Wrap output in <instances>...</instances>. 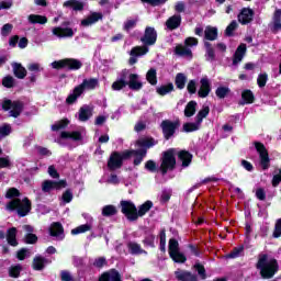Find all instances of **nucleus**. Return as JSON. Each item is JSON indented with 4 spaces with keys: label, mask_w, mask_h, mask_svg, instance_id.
<instances>
[{
    "label": "nucleus",
    "mask_w": 281,
    "mask_h": 281,
    "mask_svg": "<svg viewBox=\"0 0 281 281\" xmlns=\"http://www.w3.org/2000/svg\"><path fill=\"white\" fill-rule=\"evenodd\" d=\"M151 209H153V202L151 201H146L144 204H142L138 207L137 218H139V216H145L146 213L150 212Z\"/></svg>",
    "instance_id": "nucleus-40"
},
{
    "label": "nucleus",
    "mask_w": 281,
    "mask_h": 281,
    "mask_svg": "<svg viewBox=\"0 0 281 281\" xmlns=\"http://www.w3.org/2000/svg\"><path fill=\"white\" fill-rule=\"evenodd\" d=\"M46 262H47V259L43 257H35L33 260V269H35V271H42V269H45Z\"/></svg>",
    "instance_id": "nucleus-41"
},
{
    "label": "nucleus",
    "mask_w": 281,
    "mask_h": 281,
    "mask_svg": "<svg viewBox=\"0 0 281 281\" xmlns=\"http://www.w3.org/2000/svg\"><path fill=\"white\" fill-rule=\"evenodd\" d=\"M245 54H247V45L240 44L235 52L233 65H238L245 58Z\"/></svg>",
    "instance_id": "nucleus-27"
},
{
    "label": "nucleus",
    "mask_w": 281,
    "mask_h": 281,
    "mask_svg": "<svg viewBox=\"0 0 281 281\" xmlns=\"http://www.w3.org/2000/svg\"><path fill=\"white\" fill-rule=\"evenodd\" d=\"M165 25L167 30H170V32H172L173 30H178V27H181V15L180 14L171 15L165 22Z\"/></svg>",
    "instance_id": "nucleus-23"
},
{
    "label": "nucleus",
    "mask_w": 281,
    "mask_h": 281,
    "mask_svg": "<svg viewBox=\"0 0 281 281\" xmlns=\"http://www.w3.org/2000/svg\"><path fill=\"white\" fill-rule=\"evenodd\" d=\"M2 109L4 111H10L11 117H19L21 111H23V103L20 101L5 100L2 102Z\"/></svg>",
    "instance_id": "nucleus-10"
},
{
    "label": "nucleus",
    "mask_w": 281,
    "mask_h": 281,
    "mask_svg": "<svg viewBox=\"0 0 281 281\" xmlns=\"http://www.w3.org/2000/svg\"><path fill=\"white\" fill-rule=\"evenodd\" d=\"M201 128V123L196 121V123H186L183 125L184 133H193V131H199Z\"/></svg>",
    "instance_id": "nucleus-48"
},
{
    "label": "nucleus",
    "mask_w": 281,
    "mask_h": 281,
    "mask_svg": "<svg viewBox=\"0 0 281 281\" xmlns=\"http://www.w3.org/2000/svg\"><path fill=\"white\" fill-rule=\"evenodd\" d=\"M52 32L54 36H57V38H71V36H74V30L69 27L63 29L60 26H57L54 27Z\"/></svg>",
    "instance_id": "nucleus-24"
},
{
    "label": "nucleus",
    "mask_w": 281,
    "mask_h": 281,
    "mask_svg": "<svg viewBox=\"0 0 281 281\" xmlns=\"http://www.w3.org/2000/svg\"><path fill=\"white\" fill-rule=\"evenodd\" d=\"M90 117H93V106L82 105L78 112L79 122H87Z\"/></svg>",
    "instance_id": "nucleus-19"
},
{
    "label": "nucleus",
    "mask_w": 281,
    "mask_h": 281,
    "mask_svg": "<svg viewBox=\"0 0 281 281\" xmlns=\"http://www.w3.org/2000/svg\"><path fill=\"white\" fill-rule=\"evenodd\" d=\"M10 133H12V127L8 124H4L0 127V139L2 137H8V135H10Z\"/></svg>",
    "instance_id": "nucleus-57"
},
{
    "label": "nucleus",
    "mask_w": 281,
    "mask_h": 281,
    "mask_svg": "<svg viewBox=\"0 0 281 281\" xmlns=\"http://www.w3.org/2000/svg\"><path fill=\"white\" fill-rule=\"evenodd\" d=\"M169 256L173 260V262H186L187 258L183 252L179 251V241L177 239L171 238L169 240Z\"/></svg>",
    "instance_id": "nucleus-8"
},
{
    "label": "nucleus",
    "mask_w": 281,
    "mask_h": 281,
    "mask_svg": "<svg viewBox=\"0 0 281 281\" xmlns=\"http://www.w3.org/2000/svg\"><path fill=\"white\" fill-rule=\"evenodd\" d=\"M140 41H142L146 46L155 45V43H157V31L155 30V27L147 26V27L145 29V34H144V36L140 37Z\"/></svg>",
    "instance_id": "nucleus-14"
},
{
    "label": "nucleus",
    "mask_w": 281,
    "mask_h": 281,
    "mask_svg": "<svg viewBox=\"0 0 281 281\" xmlns=\"http://www.w3.org/2000/svg\"><path fill=\"white\" fill-rule=\"evenodd\" d=\"M271 32H273V34L281 32V9H277L273 13Z\"/></svg>",
    "instance_id": "nucleus-25"
},
{
    "label": "nucleus",
    "mask_w": 281,
    "mask_h": 281,
    "mask_svg": "<svg viewBox=\"0 0 281 281\" xmlns=\"http://www.w3.org/2000/svg\"><path fill=\"white\" fill-rule=\"evenodd\" d=\"M179 126H181V123L179 121H170V120L162 121L160 124V128L162 131V135L165 139H170V137H173Z\"/></svg>",
    "instance_id": "nucleus-6"
},
{
    "label": "nucleus",
    "mask_w": 281,
    "mask_h": 281,
    "mask_svg": "<svg viewBox=\"0 0 281 281\" xmlns=\"http://www.w3.org/2000/svg\"><path fill=\"white\" fill-rule=\"evenodd\" d=\"M178 157H179L180 161H182L183 168H188V166H190V164H192V154H190L189 151L181 150L178 154Z\"/></svg>",
    "instance_id": "nucleus-30"
},
{
    "label": "nucleus",
    "mask_w": 281,
    "mask_h": 281,
    "mask_svg": "<svg viewBox=\"0 0 281 281\" xmlns=\"http://www.w3.org/2000/svg\"><path fill=\"white\" fill-rule=\"evenodd\" d=\"M117 214V207L115 205H105L102 209V216H115Z\"/></svg>",
    "instance_id": "nucleus-47"
},
{
    "label": "nucleus",
    "mask_w": 281,
    "mask_h": 281,
    "mask_svg": "<svg viewBox=\"0 0 281 281\" xmlns=\"http://www.w3.org/2000/svg\"><path fill=\"white\" fill-rule=\"evenodd\" d=\"M238 27V22L236 20L232 21L229 25L226 27V35L232 36L234 34L235 30Z\"/></svg>",
    "instance_id": "nucleus-60"
},
{
    "label": "nucleus",
    "mask_w": 281,
    "mask_h": 281,
    "mask_svg": "<svg viewBox=\"0 0 281 281\" xmlns=\"http://www.w3.org/2000/svg\"><path fill=\"white\" fill-rule=\"evenodd\" d=\"M231 90L227 87H218L215 91V94L217 95V98H220L221 100H223V98H227V95H229Z\"/></svg>",
    "instance_id": "nucleus-52"
},
{
    "label": "nucleus",
    "mask_w": 281,
    "mask_h": 281,
    "mask_svg": "<svg viewBox=\"0 0 281 281\" xmlns=\"http://www.w3.org/2000/svg\"><path fill=\"white\" fill-rule=\"evenodd\" d=\"M269 82V75L267 72H261L257 77V85L259 89H265Z\"/></svg>",
    "instance_id": "nucleus-43"
},
{
    "label": "nucleus",
    "mask_w": 281,
    "mask_h": 281,
    "mask_svg": "<svg viewBox=\"0 0 281 281\" xmlns=\"http://www.w3.org/2000/svg\"><path fill=\"white\" fill-rule=\"evenodd\" d=\"M204 36L206 41H216L218 36V30H216V27L206 26L204 31Z\"/></svg>",
    "instance_id": "nucleus-36"
},
{
    "label": "nucleus",
    "mask_w": 281,
    "mask_h": 281,
    "mask_svg": "<svg viewBox=\"0 0 281 281\" xmlns=\"http://www.w3.org/2000/svg\"><path fill=\"white\" fill-rule=\"evenodd\" d=\"M61 139H72L74 142H80L82 139V134L80 132H61Z\"/></svg>",
    "instance_id": "nucleus-33"
},
{
    "label": "nucleus",
    "mask_w": 281,
    "mask_h": 281,
    "mask_svg": "<svg viewBox=\"0 0 281 281\" xmlns=\"http://www.w3.org/2000/svg\"><path fill=\"white\" fill-rule=\"evenodd\" d=\"M157 140L150 136H143L136 140V146L139 148H153V146H156Z\"/></svg>",
    "instance_id": "nucleus-26"
},
{
    "label": "nucleus",
    "mask_w": 281,
    "mask_h": 281,
    "mask_svg": "<svg viewBox=\"0 0 281 281\" xmlns=\"http://www.w3.org/2000/svg\"><path fill=\"white\" fill-rule=\"evenodd\" d=\"M50 236H54L57 240H63L65 238V229L63 228V224L55 222L49 227Z\"/></svg>",
    "instance_id": "nucleus-17"
},
{
    "label": "nucleus",
    "mask_w": 281,
    "mask_h": 281,
    "mask_svg": "<svg viewBox=\"0 0 281 281\" xmlns=\"http://www.w3.org/2000/svg\"><path fill=\"white\" fill-rule=\"evenodd\" d=\"M67 126H69V120L64 119V120L56 122L52 126V131H61V128H67Z\"/></svg>",
    "instance_id": "nucleus-50"
},
{
    "label": "nucleus",
    "mask_w": 281,
    "mask_h": 281,
    "mask_svg": "<svg viewBox=\"0 0 281 281\" xmlns=\"http://www.w3.org/2000/svg\"><path fill=\"white\" fill-rule=\"evenodd\" d=\"M137 21H138L137 18L127 19L124 22L123 30H125V32H131V30H133V27H135L137 25Z\"/></svg>",
    "instance_id": "nucleus-53"
},
{
    "label": "nucleus",
    "mask_w": 281,
    "mask_h": 281,
    "mask_svg": "<svg viewBox=\"0 0 281 281\" xmlns=\"http://www.w3.org/2000/svg\"><path fill=\"white\" fill-rule=\"evenodd\" d=\"M132 153V157H135L134 159V166H139L142 161H144V158L146 157V150L139 149V150H128Z\"/></svg>",
    "instance_id": "nucleus-32"
},
{
    "label": "nucleus",
    "mask_w": 281,
    "mask_h": 281,
    "mask_svg": "<svg viewBox=\"0 0 281 281\" xmlns=\"http://www.w3.org/2000/svg\"><path fill=\"white\" fill-rule=\"evenodd\" d=\"M130 252L133 255H139V254H144V250L142 249V246H139V244L137 243H130L127 245Z\"/></svg>",
    "instance_id": "nucleus-49"
},
{
    "label": "nucleus",
    "mask_w": 281,
    "mask_h": 281,
    "mask_svg": "<svg viewBox=\"0 0 281 281\" xmlns=\"http://www.w3.org/2000/svg\"><path fill=\"white\" fill-rule=\"evenodd\" d=\"M243 100H245L246 104H254V92L251 90H244L241 93Z\"/></svg>",
    "instance_id": "nucleus-51"
},
{
    "label": "nucleus",
    "mask_w": 281,
    "mask_h": 281,
    "mask_svg": "<svg viewBox=\"0 0 281 281\" xmlns=\"http://www.w3.org/2000/svg\"><path fill=\"white\" fill-rule=\"evenodd\" d=\"M121 212L127 221H137V206L131 201H121Z\"/></svg>",
    "instance_id": "nucleus-9"
},
{
    "label": "nucleus",
    "mask_w": 281,
    "mask_h": 281,
    "mask_svg": "<svg viewBox=\"0 0 281 281\" xmlns=\"http://www.w3.org/2000/svg\"><path fill=\"white\" fill-rule=\"evenodd\" d=\"M193 269H195V271L198 272V276H200V278L202 280H205V278H207V274L205 273V267H203V265L201 263H195L193 266Z\"/></svg>",
    "instance_id": "nucleus-55"
},
{
    "label": "nucleus",
    "mask_w": 281,
    "mask_h": 281,
    "mask_svg": "<svg viewBox=\"0 0 281 281\" xmlns=\"http://www.w3.org/2000/svg\"><path fill=\"white\" fill-rule=\"evenodd\" d=\"M8 210H16L19 216H27L32 210V202L25 198L24 200L14 199L8 205Z\"/></svg>",
    "instance_id": "nucleus-4"
},
{
    "label": "nucleus",
    "mask_w": 281,
    "mask_h": 281,
    "mask_svg": "<svg viewBox=\"0 0 281 281\" xmlns=\"http://www.w3.org/2000/svg\"><path fill=\"white\" fill-rule=\"evenodd\" d=\"M175 166H177V159L175 158V153L172 149L164 153L162 161L160 165V170L162 175H166L168 170H175Z\"/></svg>",
    "instance_id": "nucleus-7"
},
{
    "label": "nucleus",
    "mask_w": 281,
    "mask_h": 281,
    "mask_svg": "<svg viewBox=\"0 0 281 281\" xmlns=\"http://www.w3.org/2000/svg\"><path fill=\"white\" fill-rule=\"evenodd\" d=\"M91 223L89 224H82L80 226H77L76 228L71 229L72 236H77L78 234H86V232H91L92 229Z\"/></svg>",
    "instance_id": "nucleus-39"
},
{
    "label": "nucleus",
    "mask_w": 281,
    "mask_h": 281,
    "mask_svg": "<svg viewBox=\"0 0 281 281\" xmlns=\"http://www.w3.org/2000/svg\"><path fill=\"white\" fill-rule=\"evenodd\" d=\"M184 45L187 47H196V45H199V40L196 37H187L184 40Z\"/></svg>",
    "instance_id": "nucleus-61"
},
{
    "label": "nucleus",
    "mask_w": 281,
    "mask_h": 281,
    "mask_svg": "<svg viewBox=\"0 0 281 281\" xmlns=\"http://www.w3.org/2000/svg\"><path fill=\"white\" fill-rule=\"evenodd\" d=\"M186 82H188V77L183 72L176 75L175 83L177 89H184Z\"/></svg>",
    "instance_id": "nucleus-38"
},
{
    "label": "nucleus",
    "mask_w": 281,
    "mask_h": 281,
    "mask_svg": "<svg viewBox=\"0 0 281 281\" xmlns=\"http://www.w3.org/2000/svg\"><path fill=\"white\" fill-rule=\"evenodd\" d=\"M7 243L11 245V247H16L19 241L16 240V227H11L7 232Z\"/></svg>",
    "instance_id": "nucleus-29"
},
{
    "label": "nucleus",
    "mask_w": 281,
    "mask_h": 281,
    "mask_svg": "<svg viewBox=\"0 0 281 281\" xmlns=\"http://www.w3.org/2000/svg\"><path fill=\"white\" fill-rule=\"evenodd\" d=\"M254 14L255 12L251 8H243L237 15L238 23L241 25H249V23L254 21Z\"/></svg>",
    "instance_id": "nucleus-13"
},
{
    "label": "nucleus",
    "mask_w": 281,
    "mask_h": 281,
    "mask_svg": "<svg viewBox=\"0 0 281 281\" xmlns=\"http://www.w3.org/2000/svg\"><path fill=\"white\" fill-rule=\"evenodd\" d=\"M63 188H67V181L65 180H45L42 184L43 192H52V190H63Z\"/></svg>",
    "instance_id": "nucleus-12"
},
{
    "label": "nucleus",
    "mask_w": 281,
    "mask_h": 281,
    "mask_svg": "<svg viewBox=\"0 0 281 281\" xmlns=\"http://www.w3.org/2000/svg\"><path fill=\"white\" fill-rule=\"evenodd\" d=\"M64 8H72V10L81 12V10H85V3L78 0H68L64 2Z\"/></svg>",
    "instance_id": "nucleus-31"
},
{
    "label": "nucleus",
    "mask_w": 281,
    "mask_h": 281,
    "mask_svg": "<svg viewBox=\"0 0 281 281\" xmlns=\"http://www.w3.org/2000/svg\"><path fill=\"white\" fill-rule=\"evenodd\" d=\"M146 80L149 82V85H157V69L151 68L146 74Z\"/></svg>",
    "instance_id": "nucleus-45"
},
{
    "label": "nucleus",
    "mask_w": 281,
    "mask_h": 281,
    "mask_svg": "<svg viewBox=\"0 0 281 281\" xmlns=\"http://www.w3.org/2000/svg\"><path fill=\"white\" fill-rule=\"evenodd\" d=\"M104 15L100 12H92L86 19L81 21L83 27H89V25H95L98 21H102Z\"/></svg>",
    "instance_id": "nucleus-16"
},
{
    "label": "nucleus",
    "mask_w": 281,
    "mask_h": 281,
    "mask_svg": "<svg viewBox=\"0 0 281 281\" xmlns=\"http://www.w3.org/2000/svg\"><path fill=\"white\" fill-rule=\"evenodd\" d=\"M29 23H32L33 25L36 23H38L40 25H45V23H47V16L38 15V14H30Z\"/></svg>",
    "instance_id": "nucleus-35"
},
{
    "label": "nucleus",
    "mask_w": 281,
    "mask_h": 281,
    "mask_svg": "<svg viewBox=\"0 0 281 281\" xmlns=\"http://www.w3.org/2000/svg\"><path fill=\"white\" fill-rule=\"evenodd\" d=\"M98 281H123L122 274L117 270L112 269L110 271L103 272Z\"/></svg>",
    "instance_id": "nucleus-22"
},
{
    "label": "nucleus",
    "mask_w": 281,
    "mask_h": 281,
    "mask_svg": "<svg viewBox=\"0 0 281 281\" xmlns=\"http://www.w3.org/2000/svg\"><path fill=\"white\" fill-rule=\"evenodd\" d=\"M12 162L10 161V157H0V168H10Z\"/></svg>",
    "instance_id": "nucleus-62"
},
{
    "label": "nucleus",
    "mask_w": 281,
    "mask_h": 281,
    "mask_svg": "<svg viewBox=\"0 0 281 281\" xmlns=\"http://www.w3.org/2000/svg\"><path fill=\"white\" fill-rule=\"evenodd\" d=\"M128 87V81H126V71L121 72V77L117 78L111 86L112 91H122Z\"/></svg>",
    "instance_id": "nucleus-20"
},
{
    "label": "nucleus",
    "mask_w": 281,
    "mask_h": 281,
    "mask_svg": "<svg viewBox=\"0 0 281 281\" xmlns=\"http://www.w3.org/2000/svg\"><path fill=\"white\" fill-rule=\"evenodd\" d=\"M13 72L16 78H20V80H23V78L27 76V70H25V67H22L21 64L13 65Z\"/></svg>",
    "instance_id": "nucleus-37"
},
{
    "label": "nucleus",
    "mask_w": 281,
    "mask_h": 281,
    "mask_svg": "<svg viewBox=\"0 0 281 281\" xmlns=\"http://www.w3.org/2000/svg\"><path fill=\"white\" fill-rule=\"evenodd\" d=\"M53 69H69L71 71H77L82 67V61L75 58H65L52 63Z\"/></svg>",
    "instance_id": "nucleus-5"
},
{
    "label": "nucleus",
    "mask_w": 281,
    "mask_h": 281,
    "mask_svg": "<svg viewBox=\"0 0 281 281\" xmlns=\"http://www.w3.org/2000/svg\"><path fill=\"white\" fill-rule=\"evenodd\" d=\"M255 148L257 153H259L261 168H263V170L269 169V166H270L269 151H267V147H265V144L256 142Z\"/></svg>",
    "instance_id": "nucleus-11"
},
{
    "label": "nucleus",
    "mask_w": 281,
    "mask_h": 281,
    "mask_svg": "<svg viewBox=\"0 0 281 281\" xmlns=\"http://www.w3.org/2000/svg\"><path fill=\"white\" fill-rule=\"evenodd\" d=\"M206 47V60H215L216 54L214 53V48L212 47V44L205 43Z\"/></svg>",
    "instance_id": "nucleus-54"
},
{
    "label": "nucleus",
    "mask_w": 281,
    "mask_h": 281,
    "mask_svg": "<svg viewBox=\"0 0 281 281\" xmlns=\"http://www.w3.org/2000/svg\"><path fill=\"white\" fill-rule=\"evenodd\" d=\"M98 79H85L82 83L75 87L72 93L67 97V104H74L78 100V98H80L85 93L86 90L92 91L98 87Z\"/></svg>",
    "instance_id": "nucleus-2"
},
{
    "label": "nucleus",
    "mask_w": 281,
    "mask_h": 281,
    "mask_svg": "<svg viewBox=\"0 0 281 281\" xmlns=\"http://www.w3.org/2000/svg\"><path fill=\"white\" fill-rule=\"evenodd\" d=\"M21 269L22 267L20 265L18 266H12L9 270V276L11 278H19V276L21 274Z\"/></svg>",
    "instance_id": "nucleus-56"
},
{
    "label": "nucleus",
    "mask_w": 281,
    "mask_h": 281,
    "mask_svg": "<svg viewBox=\"0 0 281 281\" xmlns=\"http://www.w3.org/2000/svg\"><path fill=\"white\" fill-rule=\"evenodd\" d=\"M173 90L175 86L172 83H168L156 89L158 95H168V93H170Z\"/></svg>",
    "instance_id": "nucleus-46"
},
{
    "label": "nucleus",
    "mask_w": 281,
    "mask_h": 281,
    "mask_svg": "<svg viewBox=\"0 0 281 281\" xmlns=\"http://www.w3.org/2000/svg\"><path fill=\"white\" fill-rule=\"evenodd\" d=\"M256 269H258L263 280H271L278 273V260L267 254H259Z\"/></svg>",
    "instance_id": "nucleus-1"
},
{
    "label": "nucleus",
    "mask_w": 281,
    "mask_h": 281,
    "mask_svg": "<svg viewBox=\"0 0 281 281\" xmlns=\"http://www.w3.org/2000/svg\"><path fill=\"white\" fill-rule=\"evenodd\" d=\"M175 54H177V56H184L186 58H192V49H190L187 45L176 46Z\"/></svg>",
    "instance_id": "nucleus-28"
},
{
    "label": "nucleus",
    "mask_w": 281,
    "mask_h": 281,
    "mask_svg": "<svg viewBox=\"0 0 281 281\" xmlns=\"http://www.w3.org/2000/svg\"><path fill=\"white\" fill-rule=\"evenodd\" d=\"M2 85L7 88V89H12V87H14V78L11 76H7L2 79Z\"/></svg>",
    "instance_id": "nucleus-58"
},
{
    "label": "nucleus",
    "mask_w": 281,
    "mask_h": 281,
    "mask_svg": "<svg viewBox=\"0 0 281 281\" xmlns=\"http://www.w3.org/2000/svg\"><path fill=\"white\" fill-rule=\"evenodd\" d=\"M127 86L132 91H139L142 87H144L142 80H139V75L137 74H131L128 76Z\"/></svg>",
    "instance_id": "nucleus-21"
},
{
    "label": "nucleus",
    "mask_w": 281,
    "mask_h": 281,
    "mask_svg": "<svg viewBox=\"0 0 281 281\" xmlns=\"http://www.w3.org/2000/svg\"><path fill=\"white\" fill-rule=\"evenodd\" d=\"M149 49L148 46H146V44L144 46H135L131 49L130 55L131 56H146V54H148Z\"/></svg>",
    "instance_id": "nucleus-34"
},
{
    "label": "nucleus",
    "mask_w": 281,
    "mask_h": 281,
    "mask_svg": "<svg viewBox=\"0 0 281 281\" xmlns=\"http://www.w3.org/2000/svg\"><path fill=\"white\" fill-rule=\"evenodd\" d=\"M207 115H210V106L204 105L196 114L195 120L199 122V124H201V122H203Z\"/></svg>",
    "instance_id": "nucleus-44"
},
{
    "label": "nucleus",
    "mask_w": 281,
    "mask_h": 281,
    "mask_svg": "<svg viewBox=\"0 0 281 281\" xmlns=\"http://www.w3.org/2000/svg\"><path fill=\"white\" fill-rule=\"evenodd\" d=\"M274 238H280L281 236V218L277 221L274 232H273Z\"/></svg>",
    "instance_id": "nucleus-64"
},
{
    "label": "nucleus",
    "mask_w": 281,
    "mask_h": 281,
    "mask_svg": "<svg viewBox=\"0 0 281 281\" xmlns=\"http://www.w3.org/2000/svg\"><path fill=\"white\" fill-rule=\"evenodd\" d=\"M176 279L179 281H199L196 274L190 271L178 269L175 271Z\"/></svg>",
    "instance_id": "nucleus-18"
},
{
    "label": "nucleus",
    "mask_w": 281,
    "mask_h": 281,
    "mask_svg": "<svg viewBox=\"0 0 281 281\" xmlns=\"http://www.w3.org/2000/svg\"><path fill=\"white\" fill-rule=\"evenodd\" d=\"M93 267H97V269H102V267H106V258L98 257L93 261Z\"/></svg>",
    "instance_id": "nucleus-59"
},
{
    "label": "nucleus",
    "mask_w": 281,
    "mask_h": 281,
    "mask_svg": "<svg viewBox=\"0 0 281 281\" xmlns=\"http://www.w3.org/2000/svg\"><path fill=\"white\" fill-rule=\"evenodd\" d=\"M187 91H189V93H191V94L196 93V81L195 80H190L188 82Z\"/></svg>",
    "instance_id": "nucleus-63"
},
{
    "label": "nucleus",
    "mask_w": 281,
    "mask_h": 281,
    "mask_svg": "<svg viewBox=\"0 0 281 281\" xmlns=\"http://www.w3.org/2000/svg\"><path fill=\"white\" fill-rule=\"evenodd\" d=\"M132 157L133 151L130 150H124L122 153L113 151L108 160L109 170H119V168H122L124 161H126V159H131Z\"/></svg>",
    "instance_id": "nucleus-3"
},
{
    "label": "nucleus",
    "mask_w": 281,
    "mask_h": 281,
    "mask_svg": "<svg viewBox=\"0 0 281 281\" xmlns=\"http://www.w3.org/2000/svg\"><path fill=\"white\" fill-rule=\"evenodd\" d=\"M210 91H212V83L207 77H203L200 80V89L198 91L199 98H207L210 95Z\"/></svg>",
    "instance_id": "nucleus-15"
},
{
    "label": "nucleus",
    "mask_w": 281,
    "mask_h": 281,
    "mask_svg": "<svg viewBox=\"0 0 281 281\" xmlns=\"http://www.w3.org/2000/svg\"><path fill=\"white\" fill-rule=\"evenodd\" d=\"M196 113V102L195 101H190L186 109H184V115L186 117H192Z\"/></svg>",
    "instance_id": "nucleus-42"
}]
</instances>
